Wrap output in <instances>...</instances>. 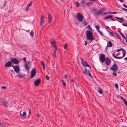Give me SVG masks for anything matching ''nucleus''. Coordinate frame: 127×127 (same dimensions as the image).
Wrapping results in <instances>:
<instances>
[{
  "mask_svg": "<svg viewBox=\"0 0 127 127\" xmlns=\"http://www.w3.org/2000/svg\"><path fill=\"white\" fill-rule=\"evenodd\" d=\"M13 68L14 71L17 73H19L20 71L19 67L18 66L14 65L13 66Z\"/></svg>",
  "mask_w": 127,
  "mask_h": 127,
  "instance_id": "4",
  "label": "nucleus"
},
{
  "mask_svg": "<svg viewBox=\"0 0 127 127\" xmlns=\"http://www.w3.org/2000/svg\"><path fill=\"white\" fill-rule=\"evenodd\" d=\"M116 36L117 37L119 38H120V37L119 35L116 32L115 33Z\"/></svg>",
  "mask_w": 127,
  "mask_h": 127,
  "instance_id": "41",
  "label": "nucleus"
},
{
  "mask_svg": "<svg viewBox=\"0 0 127 127\" xmlns=\"http://www.w3.org/2000/svg\"><path fill=\"white\" fill-rule=\"evenodd\" d=\"M119 32L120 34L122 36V37L124 39H126V37L124 35V34L120 31H119Z\"/></svg>",
  "mask_w": 127,
  "mask_h": 127,
  "instance_id": "27",
  "label": "nucleus"
},
{
  "mask_svg": "<svg viewBox=\"0 0 127 127\" xmlns=\"http://www.w3.org/2000/svg\"><path fill=\"white\" fill-rule=\"evenodd\" d=\"M104 10V8H101L98 10L97 13V14L98 15H99L100 14L102 13Z\"/></svg>",
  "mask_w": 127,
  "mask_h": 127,
  "instance_id": "16",
  "label": "nucleus"
},
{
  "mask_svg": "<svg viewBox=\"0 0 127 127\" xmlns=\"http://www.w3.org/2000/svg\"><path fill=\"white\" fill-rule=\"evenodd\" d=\"M68 47V45L67 44H65L64 45V48L65 49H66L67 47Z\"/></svg>",
  "mask_w": 127,
  "mask_h": 127,
  "instance_id": "38",
  "label": "nucleus"
},
{
  "mask_svg": "<svg viewBox=\"0 0 127 127\" xmlns=\"http://www.w3.org/2000/svg\"><path fill=\"white\" fill-rule=\"evenodd\" d=\"M30 34V36L32 37H33V32L32 31H31Z\"/></svg>",
  "mask_w": 127,
  "mask_h": 127,
  "instance_id": "32",
  "label": "nucleus"
},
{
  "mask_svg": "<svg viewBox=\"0 0 127 127\" xmlns=\"http://www.w3.org/2000/svg\"><path fill=\"white\" fill-rule=\"evenodd\" d=\"M97 31L102 36H103V34L101 31L99 30H97Z\"/></svg>",
  "mask_w": 127,
  "mask_h": 127,
  "instance_id": "33",
  "label": "nucleus"
},
{
  "mask_svg": "<svg viewBox=\"0 0 127 127\" xmlns=\"http://www.w3.org/2000/svg\"><path fill=\"white\" fill-rule=\"evenodd\" d=\"M84 24L85 25H86L88 24V23H87V22L86 20H85L84 21Z\"/></svg>",
  "mask_w": 127,
  "mask_h": 127,
  "instance_id": "43",
  "label": "nucleus"
},
{
  "mask_svg": "<svg viewBox=\"0 0 127 127\" xmlns=\"http://www.w3.org/2000/svg\"><path fill=\"white\" fill-rule=\"evenodd\" d=\"M3 127H8L7 126H6V125H4Z\"/></svg>",
  "mask_w": 127,
  "mask_h": 127,
  "instance_id": "64",
  "label": "nucleus"
},
{
  "mask_svg": "<svg viewBox=\"0 0 127 127\" xmlns=\"http://www.w3.org/2000/svg\"><path fill=\"white\" fill-rule=\"evenodd\" d=\"M76 17L79 22H82L83 20V16L80 13H77Z\"/></svg>",
  "mask_w": 127,
  "mask_h": 127,
  "instance_id": "2",
  "label": "nucleus"
},
{
  "mask_svg": "<svg viewBox=\"0 0 127 127\" xmlns=\"http://www.w3.org/2000/svg\"><path fill=\"white\" fill-rule=\"evenodd\" d=\"M86 33L87 39L91 42L92 41L94 40V35L93 32L90 31H86Z\"/></svg>",
  "mask_w": 127,
  "mask_h": 127,
  "instance_id": "1",
  "label": "nucleus"
},
{
  "mask_svg": "<svg viewBox=\"0 0 127 127\" xmlns=\"http://www.w3.org/2000/svg\"><path fill=\"white\" fill-rule=\"evenodd\" d=\"M52 16L48 14V23L49 24L51 22L52 20Z\"/></svg>",
  "mask_w": 127,
  "mask_h": 127,
  "instance_id": "15",
  "label": "nucleus"
},
{
  "mask_svg": "<svg viewBox=\"0 0 127 127\" xmlns=\"http://www.w3.org/2000/svg\"><path fill=\"white\" fill-rule=\"evenodd\" d=\"M112 17V16H107L106 17H104L103 18V19L105 20L106 19H108L109 18H111Z\"/></svg>",
  "mask_w": 127,
  "mask_h": 127,
  "instance_id": "26",
  "label": "nucleus"
},
{
  "mask_svg": "<svg viewBox=\"0 0 127 127\" xmlns=\"http://www.w3.org/2000/svg\"><path fill=\"white\" fill-rule=\"evenodd\" d=\"M50 43L53 47H54V48L56 47V43L54 41L51 42Z\"/></svg>",
  "mask_w": 127,
  "mask_h": 127,
  "instance_id": "17",
  "label": "nucleus"
},
{
  "mask_svg": "<svg viewBox=\"0 0 127 127\" xmlns=\"http://www.w3.org/2000/svg\"><path fill=\"white\" fill-rule=\"evenodd\" d=\"M61 82L63 84V85L64 86H66V84L64 81L63 80H61Z\"/></svg>",
  "mask_w": 127,
  "mask_h": 127,
  "instance_id": "31",
  "label": "nucleus"
},
{
  "mask_svg": "<svg viewBox=\"0 0 127 127\" xmlns=\"http://www.w3.org/2000/svg\"><path fill=\"white\" fill-rule=\"evenodd\" d=\"M81 61L82 64L83 66L85 67H89L90 68V66L88 64L86 61H84L82 60Z\"/></svg>",
  "mask_w": 127,
  "mask_h": 127,
  "instance_id": "8",
  "label": "nucleus"
},
{
  "mask_svg": "<svg viewBox=\"0 0 127 127\" xmlns=\"http://www.w3.org/2000/svg\"><path fill=\"white\" fill-rule=\"evenodd\" d=\"M98 91L100 94H101L102 93V90L101 88H98Z\"/></svg>",
  "mask_w": 127,
  "mask_h": 127,
  "instance_id": "28",
  "label": "nucleus"
},
{
  "mask_svg": "<svg viewBox=\"0 0 127 127\" xmlns=\"http://www.w3.org/2000/svg\"><path fill=\"white\" fill-rule=\"evenodd\" d=\"M76 7H78L80 5V4L79 3L78 1H76Z\"/></svg>",
  "mask_w": 127,
  "mask_h": 127,
  "instance_id": "34",
  "label": "nucleus"
},
{
  "mask_svg": "<svg viewBox=\"0 0 127 127\" xmlns=\"http://www.w3.org/2000/svg\"><path fill=\"white\" fill-rule=\"evenodd\" d=\"M87 70L86 68H84L82 69V72L84 74H87Z\"/></svg>",
  "mask_w": 127,
  "mask_h": 127,
  "instance_id": "19",
  "label": "nucleus"
},
{
  "mask_svg": "<svg viewBox=\"0 0 127 127\" xmlns=\"http://www.w3.org/2000/svg\"><path fill=\"white\" fill-rule=\"evenodd\" d=\"M109 14H116L117 13V12H110L108 13Z\"/></svg>",
  "mask_w": 127,
  "mask_h": 127,
  "instance_id": "36",
  "label": "nucleus"
},
{
  "mask_svg": "<svg viewBox=\"0 0 127 127\" xmlns=\"http://www.w3.org/2000/svg\"><path fill=\"white\" fill-rule=\"evenodd\" d=\"M2 103L4 106L6 107H7V102L5 100H4L2 102Z\"/></svg>",
  "mask_w": 127,
  "mask_h": 127,
  "instance_id": "22",
  "label": "nucleus"
},
{
  "mask_svg": "<svg viewBox=\"0 0 127 127\" xmlns=\"http://www.w3.org/2000/svg\"><path fill=\"white\" fill-rule=\"evenodd\" d=\"M105 61L106 64L107 65H110L111 60L108 57H106Z\"/></svg>",
  "mask_w": 127,
  "mask_h": 127,
  "instance_id": "12",
  "label": "nucleus"
},
{
  "mask_svg": "<svg viewBox=\"0 0 127 127\" xmlns=\"http://www.w3.org/2000/svg\"><path fill=\"white\" fill-rule=\"evenodd\" d=\"M124 59L125 60L127 61V57L126 58H125Z\"/></svg>",
  "mask_w": 127,
  "mask_h": 127,
  "instance_id": "63",
  "label": "nucleus"
},
{
  "mask_svg": "<svg viewBox=\"0 0 127 127\" xmlns=\"http://www.w3.org/2000/svg\"><path fill=\"white\" fill-rule=\"evenodd\" d=\"M99 59L102 62H104L105 60V55L102 54H101L99 57Z\"/></svg>",
  "mask_w": 127,
  "mask_h": 127,
  "instance_id": "5",
  "label": "nucleus"
},
{
  "mask_svg": "<svg viewBox=\"0 0 127 127\" xmlns=\"http://www.w3.org/2000/svg\"><path fill=\"white\" fill-rule=\"evenodd\" d=\"M90 4V3L89 2H86V5H89Z\"/></svg>",
  "mask_w": 127,
  "mask_h": 127,
  "instance_id": "52",
  "label": "nucleus"
},
{
  "mask_svg": "<svg viewBox=\"0 0 127 127\" xmlns=\"http://www.w3.org/2000/svg\"><path fill=\"white\" fill-rule=\"evenodd\" d=\"M25 67L26 69L28 71V72H29V68L28 65L27 64H26L25 65Z\"/></svg>",
  "mask_w": 127,
  "mask_h": 127,
  "instance_id": "25",
  "label": "nucleus"
},
{
  "mask_svg": "<svg viewBox=\"0 0 127 127\" xmlns=\"http://www.w3.org/2000/svg\"><path fill=\"white\" fill-rule=\"evenodd\" d=\"M122 49H123L122 48H120V49H118L117 50H116V51L117 52H118L119 51H121V50L122 51Z\"/></svg>",
  "mask_w": 127,
  "mask_h": 127,
  "instance_id": "50",
  "label": "nucleus"
},
{
  "mask_svg": "<svg viewBox=\"0 0 127 127\" xmlns=\"http://www.w3.org/2000/svg\"><path fill=\"white\" fill-rule=\"evenodd\" d=\"M45 18L42 15L41 16L40 18V25L42 26L44 23L45 21Z\"/></svg>",
  "mask_w": 127,
  "mask_h": 127,
  "instance_id": "7",
  "label": "nucleus"
},
{
  "mask_svg": "<svg viewBox=\"0 0 127 127\" xmlns=\"http://www.w3.org/2000/svg\"><path fill=\"white\" fill-rule=\"evenodd\" d=\"M112 56H113L115 58L118 59H121L123 58L122 57H116L114 53H113L112 54Z\"/></svg>",
  "mask_w": 127,
  "mask_h": 127,
  "instance_id": "21",
  "label": "nucleus"
},
{
  "mask_svg": "<svg viewBox=\"0 0 127 127\" xmlns=\"http://www.w3.org/2000/svg\"><path fill=\"white\" fill-rule=\"evenodd\" d=\"M40 82V79H38L34 81V83L35 85L36 86L38 85Z\"/></svg>",
  "mask_w": 127,
  "mask_h": 127,
  "instance_id": "14",
  "label": "nucleus"
},
{
  "mask_svg": "<svg viewBox=\"0 0 127 127\" xmlns=\"http://www.w3.org/2000/svg\"><path fill=\"white\" fill-rule=\"evenodd\" d=\"M46 79L47 80H49V77L48 75H46L45 76Z\"/></svg>",
  "mask_w": 127,
  "mask_h": 127,
  "instance_id": "37",
  "label": "nucleus"
},
{
  "mask_svg": "<svg viewBox=\"0 0 127 127\" xmlns=\"http://www.w3.org/2000/svg\"><path fill=\"white\" fill-rule=\"evenodd\" d=\"M32 5V3L31 2H29L28 4L27 5V6H29V7H30V6H31Z\"/></svg>",
  "mask_w": 127,
  "mask_h": 127,
  "instance_id": "40",
  "label": "nucleus"
},
{
  "mask_svg": "<svg viewBox=\"0 0 127 127\" xmlns=\"http://www.w3.org/2000/svg\"><path fill=\"white\" fill-rule=\"evenodd\" d=\"M29 7L28 6H27L26 7V11H28V10H29Z\"/></svg>",
  "mask_w": 127,
  "mask_h": 127,
  "instance_id": "44",
  "label": "nucleus"
},
{
  "mask_svg": "<svg viewBox=\"0 0 127 127\" xmlns=\"http://www.w3.org/2000/svg\"><path fill=\"white\" fill-rule=\"evenodd\" d=\"M109 33V34L110 35H111V36H113L114 35L113 33V32H110Z\"/></svg>",
  "mask_w": 127,
  "mask_h": 127,
  "instance_id": "42",
  "label": "nucleus"
},
{
  "mask_svg": "<svg viewBox=\"0 0 127 127\" xmlns=\"http://www.w3.org/2000/svg\"><path fill=\"white\" fill-rule=\"evenodd\" d=\"M91 12L94 15L95 14L97 11V9L95 8H93L91 9Z\"/></svg>",
  "mask_w": 127,
  "mask_h": 127,
  "instance_id": "10",
  "label": "nucleus"
},
{
  "mask_svg": "<svg viewBox=\"0 0 127 127\" xmlns=\"http://www.w3.org/2000/svg\"><path fill=\"white\" fill-rule=\"evenodd\" d=\"M122 51H123V57L125 56V54H126V51L125 50L123 49H122Z\"/></svg>",
  "mask_w": 127,
  "mask_h": 127,
  "instance_id": "29",
  "label": "nucleus"
},
{
  "mask_svg": "<svg viewBox=\"0 0 127 127\" xmlns=\"http://www.w3.org/2000/svg\"><path fill=\"white\" fill-rule=\"evenodd\" d=\"M4 124H2L1 123H0V127H3Z\"/></svg>",
  "mask_w": 127,
  "mask_h": 127,
  "instance_id": "46",
  "label": "nucleus"
},
{
  "mask_svg": "<svg viewBox=\"0 0 127 127\" xmlns=\"http://www.w3.org/2000/svg\"><path fill=\"white\" fill-rule=\"evenodd\" d=\"M57 47L55 48V49L54 51V53H56V51H57Z\"/></svg>",
  "mask_w": 127,
  "mask_h": 127,
  "instance_id": "47",
  "label": "nucleus"
},
{
  "mask_svg": "<svg viewBox=\"0 0 127 127\" xmlns=\"http://www.w3.org/2000/svg\"><path fill=\"white\" fill-rule=\"evenodd\" d=\"M118 67L117 64L115 63H114L110 69L113 71H116L118 70Z\"/></svg>",
  "mask_w": 127,
  "mask_h": 127,
  "instance_id": "3",
  "label": "nucleus"
},
{
  "mask_svg": "<svg viewBox=\"0 0 127 127\" xmlns=\"http://www.w3.org/2000/svg\"><path fill=\"white\" fill-rule=\"evenodd\" d=\"M18 76L20 78H22L23 77V76L20 75V74H19V75H18Z\"/></svg>",
  "mask_w": 127,
  "mask_h": 127,
  "instance_id": "58",
  "label": "nucleus"
},
{
  "mask_svg": "<svg viewBox=\"0 0 127 127\" xmlns=\"http://www.w3.org/2000/svg\"><path fill=\"white\" fill-rule=\"evenodd\" d=\"M112 74L114 76H116L117 75L116 71H114L113 73H112Z\"/></svg>",
  "mask_w": 127,
  "mask_h": 127,
  "instance_id": "35",
  "label": "nucleus"
},
{
  "mask_svg": "<svg viewBox=\"0 0 127 127\" xmlns=\"http://www.w3.org/2000/svg\"><path fill=\"white\" fill-rule=\"evenodd\" d=\"M111 20L114 21H115V20L114 19H113L112 18H111Z\"/></svg>",
  "mask_w": 127,
  "mask_h": 127,
  "instance_id": "62",
  "label": "nucleus"
},
{
  "mask_svg": "<svg viewBox=\"0 0 127 127\" xmlns=\"http://www.w3.org/2000/svg\"><path fill=\"white\" fill-rule=\"evenodd\" d=\"M6 88V87L5 86H2L1 87V88L3 89H5Z\"/></svg>",
  "mask_w": 127,
  "mask_h": 127,
  "instance_id": "51",
  "label": "nucleus"
},
{
  "mask_svg": "<svg viewBox=\"0 0 127 127\" xmlns=\"http://www.w3.org/2000/svg\"><path fill=\"white\" fill-rule=\"evenodd\" d=\"M106 28L107 29H110V28L108 26H106Z\"/></svg>",
  "mask_w": 127,
  "mask_h": 127,
  "instance_id": "61",
  "label": "nucleus"
},
{
  "mask_svg": "<svg viewBox=\"0 0 127 127\" xmlns=\"http://www.w3.org/2000/svg\"><path fill=\"white\" fill-rule=\"evenodd\" d=\"M116 20L118 21L121 23L122 22L124 21V19L123 18L116 17Z\"/></svg>",
  "mask_w": 127,
  "mask_h": 127,
  "instance_id": "13",
  "label": "nucleus"
},
{
  "mask_svg": "<svg viewBox=\"0 0 127 127\" xmlns=\"http://www.w3.org/2000/svg\"><path fill=\"white\" fill-rule=\"evenodd\" d=\"M11 61L12 62L15 64H18L19 63L18 60L16 58H13L12 59H11Z\"/></svg>",
  "mask_w": 127,
  "mask_h": 127,
  "instance_id": "9",
  "label": "nucleus"
},
{
  "mask_svg": "<svg viewBox=\"0 0 127 127\" xmlns=\"http://www.w3.org/2000/svg\"><path fill=\"white\" fill-rule=\"evenodd\" d=\"M123 101L124 103L126 105V106H127V101L125 100Z\"/></svg>",
  "mask_w": 127,
  "mask_h": 127,
  "instance_id": "45",
  "label": "nucleus"
},
{
  "mask_svg": "<svg viewBox=\"0 0 127 127\" xmlns=\"http://www.w3.org/2000/svg\"><path fill=\"white\" fill-rule=\"evenodd\" d=\"M87 42H85V45L86 46L87 45Z\"/></svg>",
  "mask_w": 127,
  "mask_h": 127,
  "instance_id": "60",
  "label": "nucleus"
},
{
  "mask_svg": "<svg viewBox=\"0 0 127 127\" xmlns=\"http://www.w3.org/2000/svg\"><path fill=\"white\" fill-rule=\"evenodd\" d=\"M23 60L25 62H26V58L25 57H24L23 58Z\"/></svg>",
  "mask_w": 127,
  "mask_h": 127,
  "instance_id": "54",
  "label": "nucleus"
},
{
  "mask_svg": "<svg viewBox=\"0 0 127 127\" xmlns=\"http://www.w3.org/2000/svg\"><path fill=\"white\" fill-rule=\"evenodd\" d=\"M67 77V75H64V77L65 79H66Z\"/></svg>",
  "mask_w": 127,
  "mask_h": 127,
  "instance_id": "59",
  "label": "nucleus"
},
{
  "mask_svg": "<svg viewBox=\"0 0 127 127\" xmlns=\"http://www.w3.org/2000/svg\"><path fill=\"white\" fill-rule=\"evenodd\" d=\"M41 64L42 65L43 69V70H44L45 68V64L44 62L42 61L41 62Z\"/></svg>",
  "mask_w": 127,
  "mask_h": 127,
  "instance_id": "24",
  "label": "nucleus"
},
{
  "mask_svg": "<svg viewBox=\"0 0 127 127\" xmlns=\"http://www.w3.org/2000/svg\"><path fill=\"white\" fill-rule=\"evenodd\" d=\"M123 6L127 8V6L125 4H123Z\"/></svg>",
  "mask_w": 127,
  "mask_h": 127,
  "instance_id": "55",
  "label": "nucleus"
},
{
  "mask_svg": "<svg viewBox=\"0 0 127 127\" xmlns=\"http://www.w3.org/2000/svg\"><path fill=\"white\" fill-rule=\"evenodd\" d=\"M112 46V43L111 42L109 41L108 42V44L107 46V47L108 46L109 47H111Z\"/></svg>",
  "mask_w": 127,
  "mask_h": 127,
  "instance_id": "20",
  "label": "nucleus"
},
{
  "mask_svg": "<svg viewBox=\"0 0 127 127\" xmlns=\"http://www.w3.org/2000/svg\"><path fill=\"white\" fill-rule=\"evenodd\" d=\"M95 27L97 31V30H98L99 29L100 26H99L95 25Z\"/></svg>",
  "mask_w": 127,
  "mask_h": 127,
  "instance_id": "39",
  "label": "nucleus"
},
{
  "mask_svg": "<svg viewBox=\"0 0 127 127\" xmlns=\"http://www.w3.org/2000/svg\"><path fill=\"white\" fill-rule=\"evenodd\" d=\"M12 62L11 61H8L7 62H6L5 64V67H10L11 66H12Z\"/></svg>",
  "mask_w": 127,
  "mask_h": 127,
  "instance_id": "6",
  "label": "nucleus"
},
{
  "mask_svg": "<svg viewBox=\"0 0 127 127\" xmlns=\"http://www.w3.org/2000/svg\"><path fill=\"white\" fill-rule=\"evenodd\" d=\"M93 1L95 2H97V0H92V1Z\"/></svg>",
  "mask_w": 127,
  "mask_h": 127,
  "instance_id": "56",
  "label": "nucleus"
},
{
  "mask_svg": "<svg viewBox=\"0 0 127 127\" xmlns=\"http://www.w3.org/2000/svg\"><path fill=\"white\" fill-rule=\"evenodd\" d=\"M86 0H82L81 1V4L82 6H84L86 5Z\"/></svg>",
  "mask_w": 127,
  "mask_h": 127,
  "instance_id": "18",
  "label": "nucleus"
},
{
  "mask_svg": "<svg viewBox=\"0 0 127 127\" xmlns=\"http://www.w3.org/2000/svg\"><path fill=\"white\" fill-rule=\"evenodd\" d=\"M36 73V70L34 69L32 70L31 72V78H32L35 75Z\"/></svg>",
  "mask_w": 127,
  "mask_h": 127,
  "instance_id": "11",
  "label": "nucleus"
},
{
  "mask_svg": "<svg viewBox=\"0 0 127 127\" xmlns=\"http://www.w3.org/2000/svg\"><path fill=\"white\" fill-rule=\"evenodd\" d=\"M115 87L116 88H118V85L117 84H115Z\"/></svg>",
  "mask_w": 127,
  "mask_h": 127,
  "instance_id": "48",
  "label": "nucleus"
},
{
  "mask_svg": "<svg viewBox=\"0 0 127 127\" xmlns=\"http://www.w3.org/2000/svg\"><path fill=\"white\" fill-rule=\"evenodd\" d=\"M122 25L124 26L127 27V24L126 23H123Z\"/></svg>",
  "mask_w": 127,
  "mask_h": 127,
  "instance_id": "49",
  "label": "nucleus"
},
{
  "mask_svg": "<svg viewBox=\"0 0 127 127\" xmlns=\"http://www.w3.org/2000/svg\"><path fill=\"white\" fill-rule=\"evenodd\" d=\"M120 98L123 101L125 100L124 98L120 96Z\"/></svg>",
  "mask_w": 127,
  "mask_h": 127,
  "instance_id": "53",
  "label": "nucleus"
},
{
  "mask_svg": "<svg viewBox=\"0 0 127 127\" xmlns=\"http://www.w3.org/2000/svg\"><path fill=\"white\" fill-rule=\"evenodd\" d=\"M87 74L89 76L91 77H92V76L91 73H90V71L89 70H87Z\"/></svg>",
  "mask_w": 127,
  "mask_h": 127,
  "instance_id": "30",
  "label": "nucleus"
},
{
  "mask_svg": "<svg viewBox=\"0 0 127 127\" xmlns=\"http://www.w3.org/2000/svg\"><path fill=\"white\" fill-rule=\"evenodd\" d=\"M26 115V112L24 111L23 112V114H22L21 113H20V115L21 116H22L23 117H25Z\"/></svg>",
  "mask_w": 127,
  "mask_h": 127,
  "instance_id": "23",
  "label": "nucleus"
},
{
  "mask_svg": "<svg viewBox=\"0 0 127 127\" xmlns=\"http://www.w3.org/2000/svg\"><path fill=\"white\" fill-rule=\"evenodd\" d=\"M53 57H55L56 56V53H54L53 55Z\"/></svg>",
  "mask_w": 127,
  "mask_h": 127,
  "instance_id": "57",
  "label": "nucleus"
}]
</instances>
